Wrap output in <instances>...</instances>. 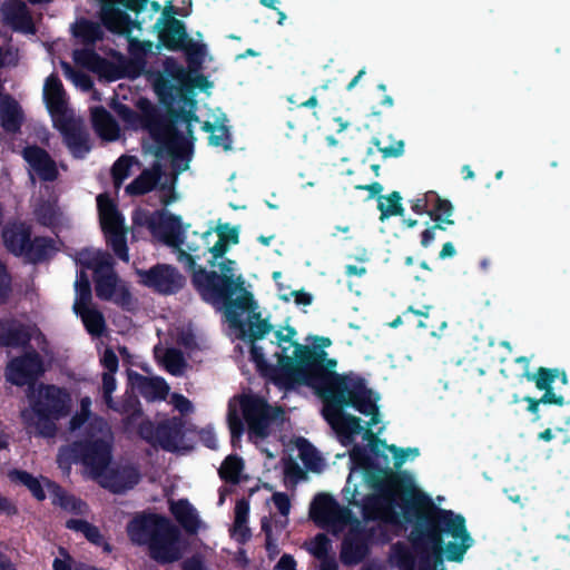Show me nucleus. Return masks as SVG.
I'll list each match as a JSON object with an SVG mask.
<instances>
[{"label":"nucleus","instance_id":"nucleus-34","mask_svg":"<svg viewBox=\"0 0 570 570\" xmlns=\"http://www.w3.org/2000/svg\"><path fill=\"white\" fill-rule=\"evenodd\" d=\"M45 487L48 492L52 495V503L59 505L60 508L76 513V514H85L87 513V504L81 500L67 494L59 485L55 482L45 479Z\"/></svg>","mask_w":570,"mask_h":570},{"label":"nucleus","instance_id":"nucleus-38","mask_svg":"<svg viewBox=\"0 0 570 570\" xmlns=\"http://www.w3.org/2000/svg\"><path fill=\"white\" fill-rule=\"evenodd\" d=\"M76 312L81 314L82 323L87 332L95 336L100 337L106 330V322L102 313L96 308L79 307Z\"/></svg>","mask_w":570,"mask_h":570},{"label":"nucleus","instance_id":"nucleus-59","mask_svg":"<svg viewBox=\"0 0 570 570\" xmlns=\"http://www.w3.org/2000/svg\"><path fill=\"white\" fill-rule=\"evenodd\" d=\"M127 533L130 541L137 546L142 544V515L136 514L127 525Z\"/></svg>","mask_w":570,"mask_h":570},{"label":"nucleus","instance_id":"nucleus-21","mask_svg":"<svg viewBox=\"0 0 570 570\" xmlns=\"http://www.w3.org/2000/svg\"><path fill=\"white\" fill-rule=\"evenodd\" d=\"M185 283V276L173 265L156 264L145 271V286L163 295L177 294Z\"/></svg>","mask_w":570,"mask_h":570},{"label":"nucleus","instance_id":"nucleus-12","mask_svg":"<svg viewBox=\"0 0 570 570\" xmlns=\"http://www.w3.org/2000/svg\"><path fill=\"white\" fill-rule=\"evenodd\" d=\"M96 200L99 223L107 245L119 259L128 262L127 229L122 214L109 194H99Z\"/></svg>","mask_w":570,"mask_h":570},{"label":"nucleus","instance_id":"nucleus-29","mask_svg":"<svg viewBox=\"0 0 570 570\" xmlns=\"http://www.w3.org/2000/svg\"><path fill=\"white\" fill-rule=\"evenodd\" d=\"M30 341L31 334L26 325L13 318L0 320V347H26Z\"/></svg>","mask_w":570,"mask_h":570},{"label":"nucleus","instance_id":"nucleus-42","mask_svg":"<svg viewBox=\"0 0 570 570\" xmlns=\"http://www.w3.org/2000/svg\"><path fill=\"white\" fill-rule=\"evenodd\" d=\"M169 393V385L163 377L145 376V400L148 402L164 401Z\"/></svg>","mask_w":570,"mask_h":570},{"label":"nucleus","instance_id":"nucleus-22","mask_svg":"<svg viewBox=\"0 0 570 570\" xmlns=\"http://www.w3.org/2000/svg\"><path fill=\"white\" fill-rule=\"evenodd\" d=\"M111 443L102 438H86L70 444L75 463H114Z\"/></svg>","mask_w":570,"mask_h":570},{"label":"nucleus","instance_id":"nucleus-28","mask_svg":"<svg viewBox=\"0 0 570 570\" xmlns=\"http://www.w3.org/2000/svg\"><path fill=\"white\" fill-rule=\"evenodd\" d=\"M43 99L49 114L55 118L67 116L66 91L59 77L50 75L45 82Z\"/></svg>","mask_w":570,"mask_h":570},{"label":"nucleus","instance_id":"nucleus-33","mask_svg":"<svg viewBox=\"0 0 570 570\" xmlns=\"http://www.w3.org/2000/svg\"><path fill=\"white\" fill-rule=\"evenodd\" d=\"M255 307L250 309L252 314L249 315V321L246 325L242 322V324L233 325L234 327H238L240 331L239 337L243 341H247L248 343H255L258 340H262L266 334H268L273 330V325L267 320L261 318L259 312H254Z\"/></svg>","mask_w":570,"mask_h":570},{"label":"nucleus","instance_id":"nucleus-1","mask_svg":"<svg viewBox=\"0 0 570 570\" xmlns=\"http://www.w3.org/2000/svg\"><path fill=\"white\" fill-rule=\"evenodd\" d=\"M377 465H354L345 488L346 499L362 507L365 518L387 522H414L411 538L424 542L436 556L433 567L421 570H445L441 553L450 561H462L473 544L460 514L436 510L432 500L405 473L375 469Z\"/></svg>","mask_w":570,"mask_h":570},{"label":"nucleus","instance_id":"nucleus-53","mask_svg":"<svg viewBox=\"0 0 570 570\" xmlns=\"http://www.w3.org/2000/svg\"><path fill=\"white\" fill-rule=\"evenodd\" d=\"M227 423L230 431V442L235 446L237 442H240L244 433V423L239 415L232 410L228 411Z\"/></svg>","mask_w":570,"mask_h":570},{"label":"nucleus","instance_id":"nucleus-44","mask_svg":"<svg viewBox=\"0 0 570 570\" xmlns=\"http://www.w3.org/2000/svg\"><path fill=\"white\" fill-rule=\"evenodd\" d=\"M75 289H76V302H75V309H78L79 307H86L90 304L92 292H91V285L89 277L86 272L81 271L77 275V279L75 283Z\"/></svg>","mask_w":570,"mask_h":570},{"label":"nucleus","instance_id":"nucleus-16","mask_svg":"<svg viewBox=\"0 0 570 570\" xmlns=\"http://www.w3.org/2000/svg\"><path fill=\"white\" fill-rule=\"evenodd\" d=\"M81 474L112 492H121L139 481L131 465H83Z\"/></svg>","mask_w":570,"mask_h":570},{"label":"nucleus","instance_id":"nucleus-30","mask_svg":"<svg viewBox=\"0 0 570 570\" xmlns=\"http://www.w3.org/2000/svg\"><path fill=\"white\" fill-rule=\"evenodd\" d=\"M91 125L95 132L104 140L115 141L119 138L120 128L112 115L102 106L91 109Z\"/></svg>","mask_w":570,"mask_h":570},{"label":"nucleus","instance_id":"nucleus-8","mask_svg":"<svg viewBox=\"0 0 570 570\" xmlns=\"http://www.w3.org/2000/svg\"><path fill=\"white\" fill-rule=\"evenodd\" d=\"M157 33V43L145 39V59L158 53L163 48L169 51H183L189 66H199L206 53V46L189 37L184 21L170 17L167 21L157 20L153 26Z\"/></svg>","mask_w":570,"mask_h":570},{"label":"nucleus","instance_id":"nucleus-31","mask_svg":"<svg viewBox=\"0 0 570 570\" xmlns=\"http://www.w3.org/2000/svg\"><path fill=\"white\" fill-rule=\"evenodd\" d=\"M170 511L185 531L196 533L204 528L198 512L187 500L173 501Z\"/></svg>","mask_w":570,"mask_h":570},{"label":"nucleus","instance_id":"nucleus-41","mask_svg":"<svg viewBox=\"0 0 570 570\" xmlns=\"http://www.w3.org/2000/svg\"><path fill=\"white\" fill-rule=\"evenodd\" d=\"M430 196H434L432 208L428 212L430 217L440 216L446 225H453L454 220L451 218L454 213V207L449 199L442 198L436 191L430 190Z\"/></svg>","mask_w":570,"mask_h":570},{"label":"nucleus","instance_id":"nucleus-49","mask_svg":"<svg viewBox=\"0 0 570 570\" xmlns=\"http://www.w3.org/2000/svg\"><path fill=\"white\" fill-rule=\"evenodd\" d=\"M164 363L166 370L175 376L181 375L183 371L186 366L185 358L183 353L178 350L171 348L168 350L164 357Z\"/></svg>","mask_w":570,"mask_h":570},{"label":"nucleus","instance_id":"nucleus-9","mask_svg":"<svg viewBox=\"0 0 570 570\" xmlns=\"http://www.w3.org/2000/svg\"><path fill=\"white\" fill-rule=\"evenodd\" d=\"M366 390L367 393L361 396L360 401H357V403L361 404L360 406L357 405V407L356 405H352L350 403L342 405V407H336L330 397L325 395L320 396L325 404L326 412L336 416V420L333 422V428L336 430L338 436L341 438L343 445L351 444L354 435L360 434L364 430L361 419L345 413L343 411L344 407H353L361 414L371 416L368 422L370 426L376 425L379 423L380 413L376 403L380 396L367 386Z\"/></svg>","mask_w":570,"mask_h":570},{"label":"nucleus","instance_id":"nucleus-40","mask_svg":"<svg viewBox=\"0 0 570 570\" xmlns=\"http://www.w3.org/2000/svg\"><path fill=\"white\" fill-rule=\"evenodd\" d=\"M401 200L402 196L396 190L392 191L387 196H380L377 198V209L381 213L380 220L384 222L392 216H403L404 207L402 206Z\"/></svg>","mask_w":570,"mask_h":570},{"label":"nucleus","instance_id":"nucleus-19","mask_svg":"<svg viewBox=\"0 0 570 570\" xmlns=\"http://www.w3.org/2000/svg\"><path fill=\"white\" fill-rule=\"evenodd\" d=\"M55 127L60 131L63 142L73 158L83 159L91 150L90 136L81 119L65 116L55 121Z\"/></svg>","mask_w":570,"mask_h":570},{"label":"nucleus","instance_id":"nucleus-25","mask_svg":"<svg viewBox=\"0 0 570 570\" xmlns=\"http://www.w3.org/2000/svg\"><path fill=\"white\" fill-rule=\"evenodd\" d=\"M0 11L3 23L13 31L30 35L36 32L32 16L24 2L19 0L4 2Z\"/></svg>","mask_w":570,"mask_h":570},{"label":"nucleus","instance_id":"nucleus-48","mask_svg":"<svg viewBox=\"0 0 570 570\" xmlns=\"http://www.w3.org/2000/svg\"><path fill=\"white\" fill-rule=\"evenodd\" d=\"M560 373L559 368L539 367L535 374L527 373L525 376L529 381H534L538 390L551 389L556 379Z\"/></svg>","mask_w":570,"mask_h":570},{"label":"nucleus","instance_id":"nucleus-46","mask_svg":"<svg viewBox=\"0 0 570 570\" xmlns=\"http://www.w3.org/2000/svg\"><path fill=\"white\" fill-rule=\"evenodd\" d=\"M134 160L135 157L122 155L114 163L111 167V177L116 189H119L125 179L129 177Z\"/></svg>","mask_w":570,"mask_h":570},{"label":"nucleus","instance_id":"nucleus-7","mask_svg":"<svg viewBox=\"0 0 570 570\" xmlns=\"http://www.w3.org/2000/svg\"><path fill=\"white\" fill-rule=\"evenodd\" d=\"M72 36L85 46V48L73 52V60L77 65L109 81L118 80L125 76L120 67L96 52V43L105 37L104 30L98 22L87 18L78 19L72 26Z\"/></svg>","mask_w":570,"mask_h":570},{"label":"nucleus","instance_id":"nucleus-36","mask_svg":"<svg viewBox=\"0 0 570 570\" xmlns=\"http://www.w3.org/2000/svg\"><path fill=\"white\" fill-rule=\"evenodd\" d=\"M55 249V240L46 236H36L30 239L28 248L22 257L37 264L46 261Z\"/></svg>","mask_w":570,"mask_h":570},{"label":"nucleus","instance_id":"nucleus-45","mask_svg":"<svg viewBox=\"0 0 570 570\" xmlns=\"http://www.w3.org/2000/svg\"><path fill=\"white\" fill-rule=\"evenodd\" d=\"M294 448L302 463H324L321 453L307 439L303 436L296 438Z\"/></svg>","mask_w":570,"mask_h":570},{"label":"nucleus","instance_id":"nucleus-4","mask_svg":"<svg viewBox=\"0 0 570 570\" xmlns=\"http://www.w3.org/2000/svg\"><path fill=\"white\" fill-rule=\"evenodd\" d=\"M173 169L174 173L167 175L159 161H155L150 168H145V204L163 206L150 214L145 213V227L155 239L175 252L185 243L186 232L190 225H184L180 216L166 209L177 199L175 184L177 175L184 170L174 167Z\"/></svg>","mask_w":570,"mask_h":570},{"label":"nucleus","instance_id":"nucleus-35","mask_svg":"<svg viewBox=\"0 0 570 570\" xmlns=\"http://www.w3.org/2000/svg\"><path fill=\"white\" fill-rule=\"evenodd\" d=\"M135 105L139 112L122 102H116L112 109L124 122L125 128L138 130L142 129V97H138Z\"/></svg>","mask_w":570,"mask_h":570},{"label":"nucleus","instance_id":"nucleus-15","mask_svg":"<svg viewBox=\"0 0 570 570\" xmlns=\"http://www.w3.org/2000/svg\"><path fill=\"white\" fill-rule=\"evenodd\" d=\"M250 361L255 363L262 376L273 382L276 386L286 391L297 385L294 358L288 355H278V364L272 365L265 358L262 346L250 343Z\"/></svg>","mask_w":570,"mask_h":570},{"label":"nucleus","instance_id":"nucleus-61","mask_svg":"<svg viewBox=\"0 0 570 570\" xmlns=\"http://www.w3.org/2000/svg\"><path fill=\"white\" fill-rule=\"evenodd\" d=\"M115 373L102 374V395L108 407H114L112 393L116 390Z\"/></svg>","mask_w":570,"mask_h":570},{"label":"nucleus","instance_id":"nucleus-50","mask_svg":"<svg viewBox=\"0 0 570 570\" xmlns=\"http://www.w3.org/2000/svg\"><path fill=\"white\" fill-rule=\"evenodd\" d=\"M37 220L40 225L52 227L58 222L56 207L49 202L42 203L35 210Z\"/></svg>","mask_w":570,"mask_h":570},{"label":"nucleus","instance_id":"nucleus-64","mask_svg":"<svg viewBox=\"0 0 570 570\" xmlns=\"http://www.w3.org/2000/svg\"><path fill=\"white\" fill-rule=\"evenodd\" d=\"M101 365L107 370L106 373H116L119 366V360L112 348L107 347L101 356Z\"/></svg>","mask_w":570,"mask_h":570},{"label":"nucleus","instance_id":"nucleus-57","mask_svg":"<svg viewBox=\"0 0 570 570\" xmlns=\"http://www.w3.org/2000/svg\"><path fill=\"white\" fill-rule=\"evenodd\" d=\"M218 134H213L208 137L209 145L214 147H222L224 150L232 149V137L229 129L226 125H220L216 129Z\"/></svg>","mask_w":570,"mask_h":570},{"label":"nucleus","instance_id":"nucleus-54","mask_svg":"<svg viewBox=\"0 0 570 570\" xmlns=\"http://www.w3.org/2000/svg\"><path fill=\"white\" fill-rule=\"evenodd\" d=\"M129 45L132 53V77H139L142 75V40L130 39Z\"/></svg>","mask_w":570,"mask_h":570},{"label":"nucleus","instance_id":"nucleus-24","mask_svg":"<svg viewBox=\"0 0 570 570\" xmlns=\"http://www.w3.org/2000/svg\"><path fill=\"white\" fill-rule=\"evenodd\" d=\"M213 237V230L207 229L202 234L194 232L190 239H185L187 250L183 249L181 246L175 249L176 258L187 272L194 275V272L200 267L197 265V261L205 257L209 249V239Z\"/></svg>","mask_w":570,"mask_h":570},{"label":"nucleus","instance_id":"nucleus-13","mask_svg":"<svg viewBox=\"0 0 570 570\" xmlns=\"http://www.w3.org/2000/svg\"><path fill=\"white\" fill-rule=\"evenodd\" d=\"M148 549L150 557L157 562L171 563L183 558L187 549V541L175 524L160 518L155 522Z\"/></svg>","mask_w":570,"mask_h":570},{"label":"nucleus","instance_id":"nucleus-6","mask_svg":"<svg viewBox=\"0 0 570 570\" xmlns=\"http://www.w3.org/2000/svg\"><path fill=\"white\" fill-rule=\"evenodd\" d=\"M30 410H23L21 417L35 425L38 434L52 438L57 433V422L71 412L72 399L66 387L39 383L27 391Z\"/></svg>","mask_w":570,"mask_h":570},{"label":"nucleus","instance_id":"nucleus-51","mask_svg":"<svg viewBox=\"0 0 570 570\" xmlns=\"http://www.w3.org/2000/svg\"><path fill=\"white\" fill-rule=\"evenodd\" d=\"M111 409L121 413L131 414V416H138L141 413L138 396L129 394L128 391H126L125 397L119 406L114 403V407Z\"/></svg>","mask_w":570,"mask_h":570},{"label":"nucleus","instance_id":"nucleus-26","mask_svg":"<svg viewBox=\"0 0 570 570\" xmlns=\"http://www.w3.org/2000/svg\"><path fill=\"white\" fill-rule=\"evenodd\" d=\"M23 158L42 181H53L58 178L57 165L46 149L28 146L23 149Z\"/></svg>","mask_w":570,"mask_h":570},{"label":"nucleus","instance_id":"nucleus-23","mask_svg":"<svg viewBox=\"0 0 570 570\" xmlns=\"http://www.w3.org/2000/svg\"><path fill=\"white\" fill-rule=\"evenodd\" d=\"M120 2L105 1L100 6V21L110 32L129 37L134 29L141 30L142 22L132 20Z\"/></svg>","mask_w":570,"mask_h":570},{"label":"nucleus","instance_id":"nucleus-14","mask_svg":"<svg viewBox=\"0 0 570 570\" xmlns=\"http://www.w3.org/2000/svg\"><path fill=\"white\" fill-rule=\"evenodd\" d=\"M364 438L368 440V444L366 446L355 444L350 451V463H376L375 460L379 459H382L384 463H389L386 452L392 454L393 463L414 461L420 455L419 448L389 445L385 440L377 438L370 429L365 430Z\"/></svg>","mask_w":570,"mask_h":570},{"label":"nucleus","instance_id":"nucleus-5","mask_svg":"<svg viewBox=\"0 0 570 570\" xmlns=\"http://www.w3.org/2000/svg\"><path fill=\"white\" fill-rule=\"evenodd\" d=\"M234 265L233 259L225 258L218 264L220 274L198 267L191 277L202 299L213 306H223L230 325L242 324V314L256 307L253 294L244 286V277L235 276Z\"/></svg>","mask_w":570,"mask_h":570},{"label":"nucleus","instance_id":"nucleus-2","mask_svg":"<svg viewBox=\"0 0 570 570\" xmlns=\"http://www.w3.org/2000/svg\"><path fill=\"white\" fill-rule=\"evenodd\" d=\"M145 78L153 83L159 104L166 108V112H160L145 98V131L155 141L154 155L158 160L170 158L175 169H187L193 141L177 129L176 124L185 122L187 135L194 139L191 125L199 121L195 89L206 90L210 82L204 75L193 78L188 75L183 86H175L163 73L146 68Z\"/></svg>","mask_w":570,"mask_h":570},{"label":"nucleus","instance_id":"nucleus-58","mask_svg":"<svg viewBox=\"0 0 570 570\" xmlns=\"http://www.w3.org/2000/svg\"><path fill=\"white\" fill-rule=\"evenodd\" d=\"M307 480V471L301 465H286L284 470L285 484L291 487L301 481Z\"/></svg>","mask_w":570,"mask_h":570},{"label":"nucleus","instance_id":"nucleus-27","mask_svg":"<svg viewBox=\"0 0 570 570\" xmlns=\"http://www.w3.org/2000/svg\"><path fill=\"white\" fill-rule=\"evenodd\" d=\"M3 244L9 253L22 257L31 239V227L22 222L8 223L1 232Z\"/></svg>","mask_w":570,"mask_h":570},{"label":"nucleus","instance_id":"nucleus-52","mask_svg":"<svg viewBox=\"0 0 570 570\" xmlns=\"http://www.w3.org/2000/svg\"><path fill=\"white\" fill-rule=\"evenodd\" d=\"M392 562L400 570H413L414 559L406 548L395 547L392 553Z\"/></svg>","mask_w":570,"mask_h":570},{"label":"nucleus","instance_id":"nucleus-37","mask_svg":"<svg viewBox=\"0 0 570 570\" xmlns=\"http://www.w3.org/2000/svg\"><path fill=\"white\" fill-rule=\"evenodd\" d=\"M249 515V504L245 500H239L235 507V519L232 529V535L239 542L246 541L250 537V530L247 525Z\"/></svg>","mask_w":570,"mask_h":570},{"label":"nucleus","instance_id":"nucleus-11","mask_svg":"<svg viewBox=\"0 0 570 570\" xmlns=\"http://www.w3.org/2000/svg\"><path fill=\"white\" fill-rule=\"evenodd\" d=\"M94 269L96 296L102 301H111L121 307H129L132 297L129 288L114 271V262L109 254L95 257L87 263Z\"/></svg>","mask_w":570,"mask_h":570},{"label":"nucleus","instance_id":"nucleus-47","mask_svg":"<svg viewBox=\"0 0 570 570\" xmlns=\"http://www.w3.org/2000/svg\"><path fill=\"white\" fill-rule=\"evenodd\" d=\"M366 554V547L361 541L346 539L343 543L341 558L344 563L354 564L360 562Z\"/></svg>","mask_w":570,"mask_h":570},{"label":"nucleus","instance_id":"nucleus-17","mask_svg":"<svg viewBox=\"0 0 570 570\" xmlns=\"http://www.w3.org/2000/svg\"><path fill=\"white\" fill-rule=\"evenodd\" d=\"M43 372V361L40 354L36 350H31L8 363L6 379L19 387L27 385V391H30L37 387L36 382Z\"/></svg>","mask_w":570,"mask_h":570},{"label":"nucleus","instance_id":"nucleus-18","mask_svg":"<svg viewBox=\"0 0 570 570\" xmlns=\"http://www.w3.org/2000/svg\"><path fill=\"white\" fill-rule=\"evenodd\" d=\"M243 416L248 425L249 435L265 438L278 409L272 407L266 400L256 395L244 396L240 401Z\"/></svg>","mask_w":570,"mask_h":570},{"label":"nucleus","instance_id":"nucleus-10","mask_svg":"<svg viewBox=\"0 0 570 570\" xmlns=\"http://www.w3.org/2000/svg\"><path fill=\"white\" fill-rule=\"evenodd\" d=\"M145 442L178 455L188 454L195 449L194 442L187 436L185 422L179 416L163 420L156 425L145 417Z\"/></svg>","mask_w":570,"mask_h":570},{"label":"nucleus","instance_id":"nucleus-56","mask_svg":"<svg viewBox=\"0 0 570 570\" xmlns=\"http://www.w3.org/2000/svg\"><path fill=\"white\" fill-rule=\"evenodd\" d=\"M331 548L330 540L324 534L316 535L307 543L308 551L318 559H326Z\"/></svg>","mask_w":570,"mask_h":570},{"label":"nucleus","instance_id":"nucleus-39","mask_svg":"<svg viewBox=\"0 0 570 570\" xmlns=\"http://www.w3.org/2000/svg\"><path fill=\"white\" fill-rule=\"evenodd\" d=\"M8 476L12 482L27 487L37 500L42 501L46 499V492L43 490L45 478H42V484L39 479L35 478L30 473L17 469L11 470L8 473Z\"/></svg>","mask_w":570,"mask_h":570},{"label":"nucleus","instance_id":"nucleus-63","mask_svg":"<svg viewBox=\"0 0 570 570\" xmlns=\"http://www.w3.org/2000/svg\"><path fill=\"white\" fill-rule=\"evenodd\" d=\"M209 249L210 250L208 253L212 254V258L208 261V265L214 267L216 265V261L222 258L228 250V244L226 243V239L223 238L222 234L213 246L209 244Z\"/></svg>","mask_w":570,"mask_h":570},{"label":"nucleus","instance_id":"nucleus-60","mask_svg":"<svg viewBox=\"0 0 570 570\" xmlns=\"http://www.w3.org/2000/svg\"><path fill=\"white\" fill-rule=\"evenodd\" d=\"M373 144L382 154L383 158H396L402 156L404 153V142L402 140L396 141L394 145L382 147L380 139L373 138Z\"/></svg>","mask_w":570,"mask_h":570},{"label":"nucleus","instance_id":"nucleus-20","mask_svg":"<svg viewBox=\"0 0 570 570\" xmlns=\"http://www.w3.org/2000/svg\"><path fill=\"white\" fill-rule=\"evenodd\" d=\"M311 518L333 531H338L351 523L348 511L338 507L328 494H318L311 505Z\"/></svg>","mask_w":570,"mask_h":570},{"label":"nucleus","instance_id":"nucleus-3","mask_svg":"<svg viewBox=\"0 0 570 570\" xmlns=\"http://www.w3.org/2000/svg\"><path fill=\"white\" fill-rule=\"evenodd\" d=\"M313 347L296 344L295 372L298 386H307L318 396H327L336 407L344 404L361 405L360 397L367 393L366 381L354 372L340 374L324 370L327 353L325 347L332 344L328 337H315Z\"/></svg>","mask_w":570,"mask_h":570},{"label":"nucleus","instance_id":"nucleus-43","mask_svg":"<svg viewBox=\"0 0 570 570\" xmlns=\"http://www.w3.org/2000/svg\"><path fill=\"white\" fill-rule=\"evenodd\" d=\"M164 70L159 71L175 86H183L188 80V71L174 57H167L163 63ZM154 72L153 70H150Z\"/></svg>","mask_w":570,"mask_h":570},{"label":"nucleus","instance_id":"nucleus-32","mask_svg":"<svg viewBox=\"0 0 570 570\" xmlns=\"http://www.w3.org/2000/svg\"><path fill=\"white\" fill-rule=\"evenodd\" d=\"M23 121L21 107L17 100L7 97L0 101V122L4 131L17 134L20 131Z\"/></svg>","mask_w":570,"mask_h":570},{"label":"nucleus","instance_id":"nucleus-62","mask_svg":"<svg viewBox=\"0 0 570 570\" xmlns=\"http://www.w3.org/2000/svg\"><path fill=\"white\" fill-rule=\"evenodd\" d=\"M433 199L434 196H430V191H426L422 197L410 200L411 209L417 215H428V212H430L429 206L433 204Z\"/></svg>","mask_w":570,"mask_h":570},{"label":"nucleus","instance_id":"nucleus-55","mask_svg":"<svg viewBox=\"0 0 570 570\" xmlns=\"http://www.w3.org/2000/svg\"><path fill=\"white\" fill-rule=\"evenodd\" d=\"M12 294V277L0 261V305L6 304Z\"/></svg>","mask_w":570,"mask_h":570}]
</instances>
